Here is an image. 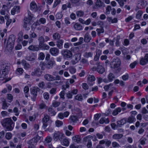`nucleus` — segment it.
Returning <instances> with one entry per match:
<instances>
[{"label": "nucleus", "mask_w": 148, "mask_h": 148, "mask_svg": "<svg viewBox=\"0 0 148 148\" xmlns=\"http://www.w3.org/2000/svg\"><path fill=\"white\" fill-rule=\"evenodd\" d=\"M1 123L3 126L5 128L7 131H12L14 127V123L10 118H7L2 120Z\"/></svg>", "instance_id": "f257e3e1"}, {"label": "nucleus", "mask_w": 148, "mask_h": 148, "mask_svg": "<svg viewBox=\"0 0 148 148\" xmlns=\"http://www.w3.org/2000/svg\"><path fill=\"white\" fill-rule=\"evenodd\" d=\"M15 37L13 35H10L7 40V48L9 49H12L14 47Z\"/></svg>", "instance_id": "f03ea898"}, {"label": "nucleus", "mask_w": 148, "mask_h": 148, "mask_svg": "<svg viewBox=\"0 0 148 148\" xmlns=\"http://www.w3.org/2000/svg\"><path fill=\"white\" fill-rule=\"evenodd\" d=\"M50 121H51L50 117L46 114H44V117L42 120V127L45 129L48 125L49 122Z\"/></svg>", "instance_id": "7ed1b4c3"}, {"label": "nucleus", "mask_w": 148, "mask_h": 148, "mask_svg": "<svg viewBox=\"0 0 148 148\" xmlns=\"http://www.w3.org/2000/svg\"><path fill=\"white\" fill-rule=\"evenodd\" d=\"M53 139L56 141H60L63 137H64V134L60 131H55L53 134Z\"/></svg>", "instance_id": "20e7f679"}, {"label": "nucleus", "mask_w": 148, "mask_h": 148, "mask_svg": "<svg viewBox=\"0 0 148 148\" xmlns=\"http://www.w3.org/2000/svg\"><path fill=\"white\" fill-rule=\"evenodd\" d=\"M30 91L32 95V99L33 101H35L36 99L37 93L40 91V89L37 87H34L30 89Z\"/></svg>", "instance_id": "39448f33"}, {"label": "nucleus", "mask_w": 148, "mask_h": 148, "mask_svg": "<svg viewBox=\"0 0 148 148\" xmlns=\"http://www.w3.org/2000/svg\"><path fill=\"white\" fill-rule=\"evenodd\" d=\"M121 64V60L119 58L114 59L111 62L110 67L112 69H115L119 67Z\"/></svg>", "instance_id": "423d86ee"}, {"label": "nucleus", "mask_w": 148, "mask_h": 148, "mask_svg": "<svg viewBox=\"0 0 148 148\" xmlns=\"http://www.w3.org/2000/svg\"><path fill=\"white\" fill-rule=\"evenodd\" d=\"M38 142L36 138H34L30 139L27 142L28 148H36V145Z\"/></svg>", "instance_id": "0eeeda50"}, {"label": "nucleus", "mask_w": 148, "mask_h": 148, "mask_svg": "<svg viewBox=\"0 0 148 148\" xmlns=\"http://www.w3.org/2000/svg\"><path fill=\"white\" fill-rule=\"evenodd\" d=\"M96 65L97 66L96 68H95L97 72L99 73L102 74L105 71V69L102 66V64L99 62H97L96 63Z\"/></svg>", "instance_id": "6e6552de"}, {"label": "nucleus", "mask_w": 148, "mask_h": 148, "mask_svg": "<svg viewBox=\"0 0 148 148\" xmlns=\"http://www.w3.org/2000/svg\"><path fill=\"white\" fill-rule=\"evenodd\" d=\"M50 38L47 36H45V38L42 36L38 37V40L39 42L38 46L44 43L45 42H47L50 40Z\"/></svg>", "instance_id": "1a4fd4ad"}, {"label": "nucleus", "mask_w": 148, "mask_h": 148, "mask_svg": "<svg viewBox=\"0 0 148 148\" xmlns=\"http://www.w3.org/2000/svg\"><path fill=\"white\" fill-rule=\"evenodd\" d=\"M63 58L65 59L71 58L72 56V52L68 50H65L62 52Z\"/></svg>", "instance_id": "9d476101"}, {"label": "nucleus", "mask_w": 148, "mask_h": 148, "mask_svg": "<svg viewBox=\"0 0 148 148\" xmlns=\"http://www.w3.org/2000/svg\"><path fill=\"white\" fill-rule=\"evenodd\" d=\"M148 62V53H146L144 57L141 58L140 61V64L143 65L146 64Z\"/></svg>", "instance_id": "9b49d317"}, {"label": "nucleus", "mask_w": 148, "mask_h": 148, "mask_svg": "<svg viewBox=\"0 0 148 148\" xmlns=\"http://www.w3.org/2000/svg\"><path fill=\"white\" fill-rule=\"evenodd\" d=\"M70 113L68 111H65L64 113L60 112L58 115V117L61 119H63L64 117H67L69 115Z\"/></svg>", "instance_id": "f8f14e48"}, {"label": "nucleus", "mask_w": 148, "mask_h": 148, "mask_svg": "<svg viewBox=\"0 0 148 148\" xmlns=\"http://www.w3.org/2000/svg\"><path fill=\"white\" fill-rule=\"evenodd\" d=\"M3 69L2 71L0 70V78H4L6 77V75L7 74L8 70L6 68V66L3 67Z\"/></svg>", "instance_id": "ddd939ff"}, {"label": "nucleus", "mask_w": 148, "mask_h": 148, "mask_svg": "<svg viewBox=\"0 0 148 148\" xmlns=\"http://www.w3.org/2000/svg\"><path fill=\"white\" fill-rule=\"evenodd\" d=\"M60 141L61 144L62 145L68 147L69 145V140L65 137V135H64V137H63Z\"/></svg>", "instance_id": "4468645a"}, {"label": "nucleus", "mask_w": 148, "mask_h": 148, "mask_svg": "<svg viewBox=\"0 0 148 148\" xmlns=\"http://www.w3.org/2000/svg\"><path fill=\"white\" fill-rule=\"evenodd\" d=\"M59 49L56 47H52L49 50L50 53L53 56H56L58 55L59 53Z\"/></svg>", "instance_id": "2eb2a0df"}, {"label": "nucleus", "mask_w": 148, "mask_h": 148, "mask_svg": "<svg viewBox=\"0 0 148 148\" xmlns=\"http://www.w3.org/2000/svg\"><path fill=\"white\" fill-rule=\"evenodd\" d=\"M42 73V72L40 71V69L36 68L34 69V71H33L31 74L33 76L36 75L38 77L41 76Z\"/></svg>", "instance_id": "dca6fc26"}, {"label": "nucleus", "mask_w": 148, "mask_h": 148, "mask_svg": "<svg viewBox=\"0 0 148 148\" xmlns=\"http://www.w3.org/2000/svg\"><path fill=\"white\" fill-rule=\"evenodd\" d=\"M111 143V141L108 139L102 140L99 141V144L103 145L105 144V145L108 147H109Z\"/></svg>", "instance_id": "f3484780"}, {"label": "nucleus", "mask_w": 148, "mask_h": 148, "mask_svg": "<svg viewBox=\"0 0 148 148\" xmlns=\"http://www.w3.org/2000/svg\"><path fill=\"white\" fill-rule=\"evenodd\" d=\"M1 100L2 102V108L3 109H7L10 104L7 103L6 99L3 98H1Z\"/></svg>", "instance_id": "a211bd4d"}, {"label": "nucleus", "mask_w": 148, "mask_h": 148, "mask_svg": "<svg viewBox=\"0 0 148 148\" xmlns=\"http://www.w3.org/2000/svg\"><path fill=\"white\" fill-rule=\"evenodd\" d=\"M30 8L31 10L34 12H36L38 10V8L35 1H33L30 3Z\"/></svg>", "instance_id": "6ab92c4d"}, {"label": "nucleus", "mask_w": 148, "mask_h": 148, "mask_svg": "<svg viewBox=\"0 0 148 148\" xmlns=\"http://www.w3.org/2000/svg\"><path fill=\"white\" fill-rule=\"evenodd\" d=\"M81 55L77 54L75 55L74 58L71 61V62L73 64H75L77 63L81 59Z\"/></svg>", "instance_id": "aec40b11"}, {"label": "nucleus", "mask_w": 148, "mask_h": 148, "mask_svg": "<svg viewBox=\"0 0 148 148\" xmlns=\"http://www.w3.org/2000/svg\"><path fill=\"white\" fill-rule=\"evenodd\" d=\"M36 57L33 54H29L27 56L25 57V59L30 61H33L35 60Z\"/></svg>", "instance_id": "412c9836"}, {"label": "nucleus", "mask_w": 148, "mask_h": 148, "mask_svg": "<svg viewBox=\"0 0 148 148\" xmlns=\"http://www.w3.org/2000/svg\"><path fill=\"white\" fill-rule=\"evenodd\" d=\"M45 79L48 81H55V77L52 75L49 74H46L44 75Z\"/></svg>", "instance_id": "4be33fe9"}, {"label": "nucleus", "mask_w": 148, "mask_h": 148, "mask_svg": "<svg viewBox=\"0 0 148 148\" xmlns=\"http://www.w3.org/2000/svg\"><path fill=\"white\" fill-rule=\"evenodd\" d=\"M46 22V19L44 18H40L39 20H37L36 22V25H40L41 24H45Z\"/></svg>", "instance_id": "5701e85b"}, {"label": "nucleus", "mask_w": 148, "mask_h": 148, "mask_svg": "<svg viewBox=\"0 0 148 148\" xmlns=\"http://www.w3.org/2000/svg\"><path fill=\"white\" fill-rule=\"evenodd\" d=\"M21 63L22 64V65L24 66V69H29L31 67L30 65L27 63L24 60H22Z\"/></svg>", "instance_id": "b1692460"}, {"label": "nucleus", "mask_w": 148, "mask_h": 148, "mask_svg": "<svg viewBox=\"0 0 148 148\" xmlns=\"http://www.w3.org/2000/svg\"><path fill=\"white\" fill-rule=\"evenodd\" d=\"M20 12V7L18 6H14L11 11V13L12 15H14L15 13Z\"/></svg>", "instance_id": "393cba45"}, {"label": "nucleus", "mask_w": 148, "mask_h": 148, "mask_svg": "<svg viewBox=\"0 0 148 148\" xmlns=\"http://www.w3.org/2000/svg\"><path fill=\"white\" fill-rule=\"evenodd\" d=\"M77 120L76 117L75 116H71L69 119V121L71 124H73L76 122Z\"/></svg>", "instance_id": "a878e982"}, {"label": "nucleus", "mask_w": 148, "mask_h": 148, "mask_svg": "<svg viewBox=\"0 0 148 148\" xmlns=\"http://www.w3.org/2000/svg\"><path fill=\"white\" fill-rule=\"evenodd\" d=\"M72 139L74 142L77 143H79L82 139L81 136L79 135H76L73 136Z\"/></svg>", "instance_id": "bb28decb"}, {"label": "nucleus", "mask_w": 148, "mask_h": 148, "mask_svg": "<svg viewBox=\"0 0 148 148\" xmlns=\"http://www.w3.org/2000/svg\"><path fill=\"white\" fill-rule=\"evenodd\" d=\"M23 69L21 68H18L15 71V73L17 75H21L24 72Z\"/></svg>", "instance_id": "cd10ccee"}, {"label": "nucleus", "mask_w": 148, "mask_h": 148, "mask_svg": "<svg viewBox=\"0 0 148 148\" xmlns=\"http://www.w3.org/2000/svg\"><path fill=\"white\" fill-rule=\"evenodd\" d=\"M127 122L126 119L123 118L120 121H118L117 122V125L119 127H121L122 125L125 124Z\"/></svg>", "instance_id": "c85d7f7f"}, {"label": "nucleus", "mask_w": 148, "mask_h": 148, "mask_svg": "<svg viewBox=\"0 0 148 148\" xmlns=\"http://www.w3.org/2000/svg\"><path fill=\"white\" fill-rule=\"evenodd\" d=\"M48 114L51 116H54L56 114V112L51 107H49L48 109Z\"/></svg>", "instance_id": "c756f323"}, {"label": "nucleus", "mask_w": 148, "mask_h": 148, "mask_svg": "<svg viewBox=\"0 0 148 148\" xmlns=\"http://www.w3.org/2000/svg\"><path fill=\"white\" fill-rule=\"evenodd\" d=\"M91 38V37L89 33L88 32L86 33L85 34L84 37L85 42H88L90 41Z\"/></svg>", "instance_id": "7c9ffc66"}, {"label": "nucleus", "mask_w": 148, "mask_h": 148, "mask_svg": "<svg viewBox=\"0 0 148 148\" xmlns=\"http://www.w3.org/2000/svg\"><path fill=\"white\" fill-rule=\"evenodd\" d=\"M64 41L62 39L59 40L56 42V46L59 49H61L62 48V45Z\"/></svg>", "instance_id": "2f4dec72"}, {"label": "nucleus", "mask_w": 148, "mask_h": 148, "mask_svg": "<svg viewBox=\"0 0 148 148\" xmlns=\"http://www.w3.org/2000/svg\"><path fill=\"white\" fill-rule=\"evenodd\" d=\"M96 79L95 78L93 75H89L88 76L87 80L88 82H92Z\"/></svg>", "instance_id": "473e14b6"}, {"label": "nucleus", "mask_w": 148, "mask_h": 148, "mask_svg": "<svg viewBox=\"0 0 148 148\" xmlns=\"http://www.w3.org/2000/svg\"><path fill=\"white\" fill-rule=\"evenodd\" d=\"M38 47L43 50H48L49 49V46L45 43L43 44L38 46Z\"/></svg>", "instance_id": "72a5a7b5"}, {"label": "nucleus", "mask_w": 148, "mask_h": 148, "mask_svg": "<svg viewBox=\"0 0 148 148\" xmlns=\"http://www.w3.org/2000/svg\"><path fill=\"white\" fill-rule=\"evenodd\" d=\"M136 120L135 118L133 115H132L128 118L127 121L129 123H132L134 122Z\"/></svg>", "instance_id": "f704fd0d"}, {"label": "nucleus", "mask_w": 148, "mask_h": 148, "mask_svg": "<svg viewBox=\"0 0 148 148\" xmlns=\"http://www.w3.org/2000/svg\"><path fill=\"white\" fill-rule=\"evenodd\" d=\"M93 56V53L92 52H85L83 55V56L86 58L92 57Z\"/></svg>", "instance_id": "c9c22d12"}, {"label": "nucleus", "mask_w": 148, "mask_h": 148, "mask_svg": "<svg viewBox=\"0 0 148 148\" xmlns=\"http://www.w3.org/2000/svg\"><path fill=\"white\" fill-rule=\"evenodd\" d=\"M101 54V50L100 49L97 50V51L96 55L95 57L94 60L95 61L97 60L99 58V56Z\"/></svg>", "instance_id": "e433bc0d"}, {"label": "nucleus", "mask_w": 148, "mask_h": 148, "mask_svg": "<svg viewBox=\"0 0 148 148\" xmlns=\"http://www.w3.org/2000/svg\"><path fill=\"white\" fill-rule=\"evenodd\" d=\"M74 29L77 30H80L82 29V26L78 23H75L73 26Z\"/></svg>", "instance_id": "4c0bfd02"}, {"label": "nucleus", "mask_w": 148, "mask_h": 148, "mask_svg": "<svg viewBox=\"0 0 148 148\" xmlns=\"http://www.w3.org/2000/svg\"><path fill=\"white\" fill-rule=\"evenodd\" d=\"M109 122V119L107 118H102L100 119L99 121V123L101 124H103L104 123H108Z\"/></svg>", "instance_id": "58836bf2"}, {"label": "nucleus", "mask_w": 148, "mask_h": 148, "mask_svg": "<svg viewBox=\"0 0 148 148\" xmlns=\"http://www.w3.org/2000/svg\"><path fill=\"white\" fill-rule=\"evenodd\" d=\"M71 8V5L70 3H67L66 4H64L62 5V10L63 11L64 10H66L67 9V8Z\"/></svg>", "instance_id": "ea45409f"}, {"label": "nucleus", "mask_w": 148, "mask_h": 148, "mask_svg": "<svg viewBox=\"0 0 148 148\" xmlns=\"http://www.w3.org/2000/svg\"><path fill=\"white\" fill-rule=\"evenodd\" d=\"M121 111V109L119 107L115 109L112 112V114L114 116H116L118 114L119 112Z\"/></svg>", "instance_id": "a19ab883"}, {"label": "nucleus", "mask_w": 148, "mask_h": 148, "mask_svg": "<svg viewBox=\"0 0 148 148\" xmlns=\"http://www.w3.org/2000/svg\"><path fill=\"white\" fill-rule=\"evenodd\" d=\"M38 47H36L33 45L30 46L28 47L29 50L32 51H38L39 50Z\"/></svg>", "instance_id": "79ce46f5"}, {"label": "nucleus", "mask_w": 148, "mask_h": 148, "mask_svg": "<svg viewBox=\"0 0 148 148\" xmlns=\"http://www.w3.org/2000/svg\"><path fill=\"white\" fill-rule=\"evenodd\" d=\"M123 136L122 134H115L112 136V138L114 139H118L121 138Z\"/></svg>", "instance_id": "37998d69"}, {"label": "nucleus", "mask_w": 148, "mask_h": 148, "mask_svg": "<svg viewBox=\"0 0 148 148\" xmlns=\"http://www.w3.org/2000/svg\"><path fill=\"white\" fill-rule=\"evenodd\" d=\"M53 37L54 40H59L60 38V35L58 33L56 32L53 34Z\"/></svg>", "instance_id": "c03bdc74"}, {"label": "nucleus", "mask_w": 148, "mask_h": 148, "mask_svg": "<svg viewBox=\"0 0 148 148\" xmlns=\"http://www.w3.org/2000/svg\"><path fill=\"white\" fill-rule=\"evenodd\" d=\"M115 78L114 75L112 73H110L108 76V80L109 82H112Z\"/></svg>", "instance_id": "a18cd8bd"}, {"label": "nucleus", "mask_w": 148, "mask_h": 148, "mask_svg": "<svg viewBox=\"0 0 148 148\" xmlns=\"http://www.w3.org/2000/svg\"><path fill=\"white\" fill-rule=\"evenodd\" d=\"M144 6V3L143 1L142 0H140L139 1L137 5V7L139 9H142Z\"/></svg>", "instance_id": "49530a36"}, {"label": "nucleus", "mask_w": 148, "mask_h": 148, "mask_svg": "<svg viewBox=\"0 0 148 148\" xmlns=\"http://www.w3.org/2000/svg\"><path fill=\"white\" fill-rule=\"evenodd\" d=\"M74 99L78 101H82L83 100V98L82 95L80 94H77L74 98Z\"/></svg>", "instance_id": "de8ad7c7"}, {"label": "nucleus", "mask_w": 148, "mask_h": 148, "mask_svg": "<svg viewBox=\"0 0 148 148\" xmlns=\"http://www.w3.org/2000/svg\"><path fill=\"white\" fill-rule=\"evenodd\" d=\"M61 2V0H55L53 5V8H54L60 4Z\"/></svg>", "instance_id": "09e8293b"}, {"label": "nucleus", "mask_w": 148, "mask_h": 148, "mask_svg": "<svg viewBox=\"0 0 148 148\" xmlns=\"http://www.w3.org/2000/svg\"><path fill=\"white\" fill-rule=\"evenodd\" d=\"M55 63V62L54 61L50 60L49 61L47 64V67L49 68L50 69L52 67L53 64Z\"/></svg>", "instance_id": "8fccbe9b"}, {"label": "nucleus", "mask_w": 148, "mask_h": 148, "mask_svg": "<svg viewBox=\"0 0 148 148\" xmlns=\"http://www.w3.org/2000/svg\"><path fill=\"white\" fill-rule=\"evenodd\" d=\"M51 140L52 138L50 136H47L45 140L44 143L45 145H47V143L51 142Z\"/></svg>", "instance_id": "3c124183"}, {"label": "nucleus", "mask_w": 148, "mask_h": 148, "mask_svg": "<svg viewBox=\"0 0 148 148\" xmlns=\"http://www.w3.org/2000/svg\"><path fill=\"white\" fill-rule=\"evenodd\" d=\"M143 13V12L141 10L138 11L136 13V18L138 19H140Z\"/></svg>", "instance_id": "603ef678"}, {"label": "nucleus", "mask_w": 148, "mask_h": 148, "mask_svg": "<svg viewBox=\"0 0 148 148\" xmlns=\"http://www.w3.org/2000/svg\"><path fill=\"white\" fill-rule=\"evenodd\" d=\"M92 137V136L90 135H88L87 136L85 137L83 139V142H88L90 141L91 140L90 139V138Z\"/></svg>", "instance_id": "864d4df0"}, {"label": "nucleus", "mask_w": 148, "mask_h": 148, "mask_svg": "<svg viewBox=\"0 0 148 148\" xmlns=\"http://www.w3.org/2000/svg\"><path fill=\"white\" fill-rule=\"evenodd\" d=\"M96 31L97 32V35L99 36L100 34L101 33H103L104 32V30L103 27H101V28L97 29Z\"/></svg>", "instance_id": "5fc2aeb1"}, {"label": "nucleus", "mask_w": 148, "mask_h": 148, "mask_svg": "<svg viewBox=\"0 0 148 148\" xmlns=\"http://www.w3.org/2000/svg\"><path fill=\"white\" fill-rule=\"evenodd\" d=\"M12 134L11 133L8 132L6 133L5 138L7 140H10L12 138Z\"/></svg>", "instance_id": "6e6d98bb"}, {"label": "nucleus", "mask_w": 148, "mask_h": 148, "mask_svg": "<svg viewBox=\"0 0 148 148\" xmlns=\"http://www.w3.org/2000/svg\"><path fill=\"white\" fill-rule=\"evenodd\" d=\"M69 70L70 72L73 74L76 71V69L73 67H70L69 68Z\"/></svg>", "instance_id": "4d7b16f0"}, {"label": "nucleus", "mask_w": 148, "mask_h": 148, "mask_svg": "<svg viewBox=\"0 0 148 148\" xmlns=\"http://www.w3.org/2000/svg\"><path fill=\"white\" fill-rule=\"evenodd\" d=\"M84 12L82 11H77L76 12V14L78 17L82 16L84 15Z\"/></svg>", "instance_id": "13d9d810"}, {"label": "nucleus", "mask_w": 148, "mask_h": 148, "mask_svg": "<svg viewBox=\"0 0 148 148\" xmlns=\"http://www.w3.org/2000/svg\"><path fill=\"white\" fill-rule=\"evenodd\" d=\"M32 19H31V18H25L24 19V23H25L26 24H27L29 25H30V23L31 20Z\"/></svg>", "instance_id": "bf43d9fd"}, {"label": "nucleus", "mask_w": 148, "mask_h": 148, "mask_svg": "<svg viewBox=\"0 0 148 148\" xmlns=\"http://www.w3.org/2000/svg\"><path fill=\"white\" fill-rule=\"evenodd\" d=\"M45 57L44 54L42 52L40 53L39 55L38 59L40 60H43Z\"/></svg>", "instance_id": "052dcab7"}, {"label": "nucleus", "mask_w": 148, "mask_h": 148, "mask_svg": "<svg viewBox=\"0 0 148 148\" xmlns=\"http://www.w3.org/2000/svg\"><path fill=\"white\" fill-rule=\"evenodd\" d=\"M113 85L111 83L104 86V88L106 91H107Z\"/></svg>", "instance_id": "680f3d73"}, {"label": "nucleus", "mask_w": 148, "mask_h": 148, "mask_svg": "<svg viewBox=\"0 0 148 148\" xmlns=\"http://www.w3.org/2000/svg\"><path fill=\"white\" fill-rule=\"evenodd\" d=\"M7 98L9 102H11L13 99V96L10 94H8L7 96Z\"/></svg>", "instance_id": "e2e57ef3"}, {"label": "nucleus", "mask_w": 148, "mask_h": 148, "mask_svg": "<svg viewBox=\"0 0 148 148\" xmlns=\"http://www.w3.org/2000/svg\"><path fill=\"white\" fill-rule=\"evenodd\" d=\"M103 3L100 0H97L96 2V5L97 6L100 7L102 5Z\"/></svg>", "instance_id": "0e129e2a"}, {"label": "nucleus", "mask_w": 148, "mask_h": 148, "mask_svg": "<svg viewBox=\"0 0 148 148\" xmlns=\"http://www.w3.org/2000/svg\"><path fill=\"white\" fill-rule=\"evenodd\" d=\"M111 7L110 6H108L106 8V13L107 14H110V11L111 10Z\"/></svg>", "instance_id": "69168bd1"}, {"label": "nucleus", "mask_w": 148, "mask_h": 148, "mask_svg": "<svg viewBox=\"0 0 148 148\" xmlns=\"http://www.w3.org/2000/svg\"><path fill=\"white\" fill-rule=\"evenodd\" d=\"M60 102L54 101L52 103V105L54 107H57L60 105Z\"/></svg>", "instance_id": "338daca9"}, {"label": "nucleus", "mask_w": 148, "mask_h": 148, "mask_svg": "<svg viewBox=\"0 0 148 148\" xmlns=\"http://www.w3.org/2000/svg\"><path fill=\"white\" fill-rule=\"evenodd\" d=\"M65 92L64 90L62 91L59 94L60 98L63 99H65L64 95L65 94Z\"/></svg>", "instance_id": "774afa93"}]
</instances>
